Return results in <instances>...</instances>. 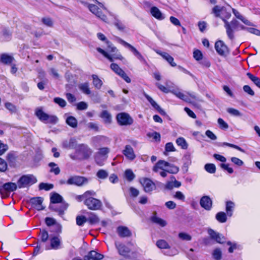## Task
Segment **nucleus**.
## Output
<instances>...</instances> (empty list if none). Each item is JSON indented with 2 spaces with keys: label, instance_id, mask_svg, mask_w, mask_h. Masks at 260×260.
<instances>
[{
  "label": "nucleus",
  "instance_id": "obj_6",
  "mask_svg": "<svg viewBox=\"0 0 260 260\" xmlns=\"http://www.w3.org/2000/svg\"><path fill=\"white\" fill-rule=\"evenodd\" d=\"M224 23L226 35L229 39L233 41L235 39L234 32L239 30V22L233 19L230 22L224 20Z\"/></svg>",
  "mask_w": 260,
  "mask_h": 260
},
{
  "label": "nucleus",
  "instance_id": "obj_24",
  "mask_svg": "<svg viewBox=\"0 0 260 260\" xmlns=\"http://www.w3.org/2000/svg\"><path fill=\"white\" fill-rule=\"evenodd\" d=\"M168 165H169V162L163 160H159L154 166L152 170L153 172L156 173L158 172L159 169L162 170H167V169H165V168L167 167Z\"/></svg>",
  "mask_w": 260,
  "mask_h": 260
},
{
  "label": "nucleus",
  "instance_id": "obj_11",
  "mask_svg": "<svg viewBox=\"0 0 260 260\" xmlns=\"http://www.w3.org/2000/svg\"><path fill=\"white\" fill-rule=\"evenodd\" d=\"M117 40L118 42L123 45L124 47L128 48L133 53V54L142 63H146V60L144 58V57L142 55L139 51L137 50V49L134 47L133 46L131 45L130 44L127 43L125 41L122 40L121 39L118 38Z\"/></svg>",
  "mask_w": 260,
  "mask_h": 260
},
{
  "label": "nucleus",
  "instance_id": "obj_33",
  "mask_svg": "<svg viewBox=\"0 0 260 260\" xmlns=\"http://www.w3.org/2000/svg\"><path fill=\"white\" fill-rule=\"evenodd\" d=\"M66 122L72 128H76L78 125L77 120L75 117L72 116L68 117L66 120Z\"/></svg>",
  "mask_w": 260,
  "mask_h": 260
},
{
  "label": "nucleus",
  "instance_id": "obj_63",
  "mask_svg": "<svg viewBox=\"0 0 260 260\" xmlns=\"http://www.w3.org/2000/svg\"><path fill=\"white\" fill-rule=\"evenodd\" d=\"M193 56L194 58L198 60H201L203 58V54L201 51L199 50H196L193 51Z\"/></svg>",
  "mask_w": 260,
  "mask_h": 260
},
{
  "label": "nucleus",
  "instance_id": "obj_42",
  "mask_svg": "<svg viewBox=\"0 0 260 260\" xmlns=\"http://www.w3.org/2000/svg\"><path fill=\"white\" fill-rule=\"evenodd\" d=\"M92 77L93 79V84L95 88L97 89L101 88L103 85L102 80L99 79L98 76L96 75H92Z\"/></svg>",
  "mask_w": 260,
  "mask_h": 260
},
{
  "label": "nucleus",
  "instance_id": "obj_34",
  "mask_svg": "<svg viewBox=\"0 0 260 260\" xmlns=\"http://www.w3.org/2000/svg\"><path fill=\"white\" fill-rule=\"evenodd\" d=\"M227 214L224 212H219L215 216L216 219L220 223H224L227 221Z\"/></svg>",
  "mask_w": 260,
  "mask_h": 260
},
{
  "label": "nucleus",
  "instance_id": "obj_36",
  "mask_svg": "<svg viewBox=\"0 0 260 260\" xmlns=\"http://www.w3.org/2000/svg\"><path fill=\"white\" fill-rule=\"evenodd\" d=\"M248 77L259 88H260V78L248 72L246 74Z\"/></svg>",
  "mask_w": 260,
  "mask_h": 260
},
{
  "label": "nucleus",
  "instance_id": "obj_15",
  "mask_svg": "<svg viewBox=\"0 0 260 260\" xmlns=\"http://www.w3.org/2000/svg\"><path fill=\"white\" fill-rule=\"evenodd\" d=\"M215 49L220 56H225L229 53V49L224 43L221 40L217 41L215 44Z\"/></svg>",
  "mask_w": 260,
  "mask_h": 260
},
{
  "label": "nucleus",
  "instance_id": "obj_14",
  "mask_svg": "<svg viewBox=\"0 0 260 260\" xmlns=\"http://www.w3.org/2000/svg\"><path fill=\"white\" fill-rule=\"evenodd\" d=\"M145 192L149 193L156 189L155 184L149 178H143L140 181Z\"/></svg>",
  "mask_w": 260,
  "mask_h": 260
},
{
  "label": "nucleus",
  "instance_id": "obj_13",
  "mask_svg": "<svg viewBox=\"0 0 260 260\" xmlns=\"http://www.w3.org/2000/svg\"><path fill=\"white\" fill-rule=\"evenodd\" d=\"M68 207V204L66 203H62L59 204H50L49 206L50 210L55 212L60 217L64 215V211L67 209Z\"/></svg>",
  "mask_w": 260,
  "mask_h": 260
},
{
  "label": "nucleus",
  "instance_id": "obj_22",
  "mask_svg": "<svg viewBox=\"0 0 260 260\" xmlns=\"http://www.w3.org/2000/svg\"><path fill=\"white\" fill-rule=\"evenodd\" d=\"M123 154L127 159L131 160H133L136 158L134 149L129 145H127L125 146V148L123 150Z\"/></svg>",
  "mask_w": 260,
  "mask_h": 260
},
{
  "label": "nucleus",
  "instance_id": "obj_47",
  "mask_svg": "<svg viewBox=\"0 0 260 260\" xmlns=\"http://www.w3.org/2000/svg\"><path fill=\"white\" fill-rule=\"evenodd\" d=\"M143 94L154 109L158 111L160 108V107L149 95L145 92H144Z\"/></svg>",
  "mask_w": 260,
  "mask_h": 260
},
{
  "label": "nucleus",
  "instance_id": "obj_57",
  "mask_svg": "<svg viewBox=\"0 0 260 260\" xmlns=\"http://www.w3.org/2000/svg\"><path fill=\"white\" fill-rule=\"evenodd\" d=\"M36 71L38 73V78L40 80H47L45 78V72L41 68H37L36 69Z\"/></svg>",
  "mask_w": 260,
  "mask_h": 260
},
{
  "label": "nucleus",
  "instance_id": "obj_25",
  "mask_svg": "<svg viewBox=\"0 0 260 260\" xmlns=\"http://www.w3.org/2000/svg\"><path fill=\"white\" fill-rule=\"evenodd\" d=\"M156 53L162 56V57L166 60L172 67H176V63L174 62V58L170 54L167 52H163L160 51H156Z\"/></svg>",
  "mask_w": 260,
  "mask_h": 260
},
{
  "label": "nucleus",
  "instance_id": "obj_28",
  "mask_svg": "<svg viewBox=\"0 0 260 260\" xmlns=\"http://www.w3.org/2000/svg\"><path fill=\"white\" fill-rule=\"evenodd\" d=\"M87 217V221L91 225L98 223L100 221L99 217L94 213L89 212Z\"/></svg>",
  "mask_w": 260,
  "mask_h": 260
},
{
  "label": "nucleus",
  "instance_id": "obj_55",
  "mask_svg": "<svg viewBox=\"0 0 260 260\" xmlns=\"http://www.w3.org/2000/svg\"><path fill=\"white\" fill-rule=\"evenodd\" d=\"M96 175L100 179H105L108 177V173L105 170L101 169L98 171Z\"/></svg>",
  "mask_w": 260,
  "mask_h": 260
},
{
  "label": "nucleus",
  "instance_id": "obj_5",
  "mask_svg": "<svg viewBox=\"0 0 260 260\" xmlns=\"http://www.w3.org/2000/svg\"><path fill=\"white\" fill-rule=\"evenodd\" d=\"M35 115L41 121L46 124H55L58 121L56 116L49 115L45 113L41 108L36 109Z\"/></svg>",
  "mask_w": 260,
  "mask_h": 260
},
{
  "label": "nucleus",
  "instance_id": "obj_21",
  "mask_svg": "<svg viewBox=\"0 0 260 260\" xmlns=\"http://www.w3.org/2000/svg\"><path fill=\"white\" fill-rule=\"evenodd\" d=\"M116 232L121 238L129 237L132 236L131 232L126 226H119L117 228Z\"/></svg>",
  "mask_w": 260,
  "mask_h": 260
},
{
  "label": "nucleus",
  "instance_id": "obj_35",
  "mask_svg": "<svg viewBox=\"0 0 260 260\" xmlns=\"http://www.w3.org/2000/svg\"><path fill=\"white\" fill-rule=\"evenodd\" d=\"M43 155L42 150L40 148H36L35 150V156L34 158V166L35 164L39 162L42 159Z\"/></svg>",
  "mask_w": 260,
  "mask_h": 260
},
{
  "label": "nucleus",
  "instance_id": "obj_51",
  "mask_svg": "<svg viewBox=\"0 0 260 260\" xmlns=\"http://www.w3.org/2000/svg\"><path fill=\"white\" fill-rule=\"evenodd\" d=\"M205 170L210 174H213L216 172V166L213 164H207L204 166Z\"/></svg>",
  "mask_w": 260,
  "mask_h": 260
},
{
  "label": "nucleus",
  "instance_id": "obj_9",
  "mask_svg": "<svg viewBox=\"0 0 260 260\" xmlns=\"http://www.w3.org/2000/svg\"><path fill=\"white\" fill-rule=\"evenodd\" d=\"M17 184L13 182H7L0 186V193L3 198L9 196L10 193L16 190Z\"/></svg>",
  "mask_w": 260,
  "mask_h": 260
},
{
  "label": "nucleus",
  "instance_id": "obj_46",
  "mask_svg": "<svg viewBox=\"0 0 260 260\" xmlns=\"http://www.w3.org/2000/svg\"><path fill=\"white\" fill-rule=\"evenodd\" d=\"M143 94L154 109L158 111L160 108V107L149 95L145 92H144Z\"/></svg>",
  "mask_w": 260,
  "mask_h": 260
},
{
  "label": "nucleus",
  "instance_id": "obj_38",
  "mask_svg": "<svg viewBox=\"0 0 260 260\" xmlns=\"http://www.w3.org/2000/svg\"><path fill=\"white\" fill-rule=\"evenodd\" d=\"M7 158L10 164V166L13 167H15L16 166L17 160V157H16V156L14 154L10 153L8 154Z\"/></svg>",
  "mask_w": 260,
  "mask_h": 260
},
{
  "label": "nucleus",
  "instance_id": "obj_61",
  "mask_svg": "<svg viewBox=\"0 0 260 260\" xmlns=\"http://www.w3.org/2000/svg\"><path fill=\"white\" fill-rule=\"evenodd\" d=\"M77 141L75 138H71L69 141V149H76L77 147Z\"/></svg>",
  "mask_w": 260,
  "mask_h": 260
},
{
  "label": "nucleus",
  "instance_id": "obj_43",
  "mask_svg": "<svg viewBox=\"0 0 260 260\" xmlns=\"http://www.w3.org/2000/svg\"><path fill=\"white\" fill-rule=\"evenodd\" d=\"M110 68L111 70L114 71L116 74L118 75L119 76L121 75L124 71L121 69L118 64L115 63H112L110 65Z\"/></svg>",
  "mask_w": 260,
  "mask_h": 260
},
{
  "label": "nucleus",
  "instance_id": "obj_4",
  "mask_svg": "<svg viewBox=\"0 0 260 260\" xmlns=\"http://www.w3.org/2000/svg\"><path fill=\"white\" fill-rule=\"evenodd\" d=\"M35 115L41 121L46 124H55L58 121L56 116L49 115L45 113L41 108L36 109Z\"/></svg>",
  "mask_w": 260,
  "mask_h": 260
},
{
  "label": "nucleus",
  "instance_id": "obj_26",
  "mask_svg": "<svg viewBox=\"0 0 260 260\" xmlns=\"http://www.w3.org/2000/svg\"><path fill=\"white\" fill-rule=\"evenodd\" d=\"M100 117L103 119L105 123L109 124L112 123L111 114L107 110H103Z\"/></svg>",
  "mask_w": 260,
  "mask_h": 260
},
{
  "label": "nucleus",
  "instance_id": "obj_18",
  "mask_svg": "<svg viewBox=\"0 0 260 260\" xmlns=\"http://www.w3.org/2000/svg\"><path fill=\"white\" fill-rule=\"evenodd\" d=\"M200 204L206 210L209 211L212 207V201L209 196H204L201 198Z\"/></svg>",
  "mask_w": 260,
  "mask_h": 260
},
{
  "label": "nucleus",
  "instance_id": "obj_17",
  "mask_svg": "<svg viewBox=\"0 0 260 260\" xmlns=\"http://www.w3.org/2000/svg\"><path fill=\"white\" fill-rule=\"evenodd\" d=\"M88 7L90 11L94 14L97 17L99 18L104 22L107 21V16L103 14L97 6L93 4H89Z\"/></svg>",
  "mask_w": 260,
  "mask_h": 260
},
{
  "label": "nucleus",
  "instance_id": "obj_7",
  "mask_svg": "<svg viewBox=\"0 0 260 260\" xmlns=\"http://www.w3.org/2000/svg\"><path fill=\"white\" fill-rule=\"evenodd\" d=\"M116 119L117 123L121 126L131 125L134 122V120L129 114L125 112H121L117 114Z\"/></svg>",
  "mask_w": 260,
  "mask_h": 260
},
{
  "label": "nucleus",
  "instance_id": "obj_30",
  "mask_svg": "<svg viewBox=\"0 0 260 260\" xmlns=\"http://www.w3.org/2000/svg\"><path fill=\"white\" fill-rule=\"evenodd\" d=\"M235 207V204L233 202L228 201L226 202L225 211L228 216L231 217L233 215Z\"/></svg>",
  "mask_w": 260,
  "mask_h": 260
},
{
  "label": "nucleus",
  "instance_id": "obj_23",
  "mask_svg": "<svg viewBox=\"0 0 260 260\" xmlns=\"http://www.w3.org/2000/svg\"><path fill=\"white\" fill-rule=\"evenodd\" d=\"M50 204H61L65 203L63 201V198L58 193L52 192L51 193Z\"/></svg>",
  "mask_w": 260,
  "mask_h": 260
},
{
  "label": "nucleus",
  "instance_id": "obj_31",
  "mask_svg": "<svg viewBox=\"0 0 260 260\" xmlns=\"http://www.w3.org/2000/svg\"><path fill=\"white\" fill-rule=\"evenodd\" d=\"M14 60L13 56L9 55L6 53H3L1 55L0 57V61L6 64L11 63Z\"/></svg>",
  "mask_w": 260,
  "mask_h": 260
},
{
  "label": "nucleus",
  "instance_id": "obj_49",
  "mask_svg": "<svg viewBox=\"0 0 260 260\" xmlns=\"http://www.w3.org/2000/svg\"><path fill=\"white\" fill-rule=\"evenodd\" d=\"M48 166L51 168L50 172L54 173L55 175H58L60 173V169L57 166V164L51 162L48 164Z\"/></svg>",
  "mask_w": 260,
  "mask_h": 260
},
{
  "label": "nucleus",
  "instance_id": "obj_44",
  "mask_svg": "<svg viewBox=\"0 0 260 260\" xmlns=\"http://www.w3.org/2000/svg\"><path fill=\"white\" fill-rule=\"evenodd\" d=\"M143 94L154 109L158 111L160 108V107L149 95L145 92H144Z\"/></svg>",
  "mask_w": 260,
  "mask_h": 260
},
{
  "label": "nucleus",
  "instance_id": "obj_20",
  "mask_svg": "<svg viewBox=\"0 0 260 260\" xmlns=\"http://www.w3.org/2000/svg\"><path fill=\"white\" fill-rule=\"evenodd\" d=\"M104 255L94 250H91L84 256V260H102Z\"/></svg>",
  "mask_w": 260,
  "mask_h": 260
},
{
  "label": "nucleus",
  "instance_id": "obj_27",
  "mask_svg": "<svg viewBox=\"0 0 260 260\" xmlns=\"http://www.w3.org/2000/svg\"><path fill=\"white\" fill-rule=\"evenodd\" d=\"M45 222L48 226L55 225L56 227V232L60 233L61 231V226L60 224H56V220L51 217H46L45 218Z\"/></svg>",
  "mask_w": 260,
  "mask_h": 260
},
{
  "label": "nucleus",
  "instance_id": "obj_1",
  "mask_svg": "<svg viewBox=\"0 0 260 260\" xmlns=\"http://www.w3.org/2000/svg\"><path fill=\"white\" fill-rule=\"evenodd\" d=\"M106 44L107 46L106 48L107 51L113 54H110L100 47L97 48L96 50L111 62H113L114 59L122 60L123 59V57L121 54L119 53H117L118 50L113 46L111 42L107 41Z\"/></svg>",
  "mask_w": 260,
  "mask_h": 260
},
{
  "label": "nucleus",
  "instance_id": "obj_62",
  "mask_svg": "<svg viewBox=\"0 0 260 260\" xmlns=\"http://www.w3.org/2000/svg\"><path fill=\"white\" fill-rule=\"evenodd\" d=\"M178 237L184 241H190L191 240V236L189 234L185 233H180L178 234Z\"/></svg>",
  "mask_w": 260,
  "mask_h": 260
},
{
  "label": "nucleus",
  "instance_id": "obj_52",
  "mask_svg": "<svg viewBox=\"0 0 260 260\" xmlns=\"http://www.w3.org/2000/svg\"><path fill=\"white\" fill-rule=\"evenodd\" d=\"M167 167H169L168 169H167V171L170 174H177L179 171V167L175 166L173 164L169 163V165L167 166Z\"/></svg>",
  "mask_w": 260,
  "mask_h": 260
},
{
  "label": "nucleus",
  "instance_id": "obj_54",
  "mask_svg": "<svg viewBox=\"0 0 260 260\" xmlns=\"http://www.w3.org/2000/svg\"><path fill=\"white\" fill-rule=\"evenodd\" d=\"M212 256L215 260H220L222 257V252L219 248L215 249L212 252Z\"/></svg>",
  "mask_w": 260,
  "mask_h": 260
},
{
  "label": "nucleus",
  "instance_id": "obj_60",
  "mask_svg": "<svg viewBox=\"0 0 260 260\" xmlns=\"http://www.w3.org/2000/svg\"><path fill=\"white\" fill-rule=\"evenodd\" d=\"M217 122L219 124V127L221 129L225 130L228 128V124L226 122H225L222 118H218Z\"/></svg>",
  "mask_w": 260,
  "mask_h": 260
},
{
  "label": "nucleus",
  "instance_id": "obj_3",
  "mask_svg": "<svg viewBox=\"0 0 260 260\" xmlns=\"http://www.w3.org/2000/svg\"><path fill=\"white\" fill-rule=\"evenodd\" d=\"M91 154L90 149L84 144H79L75 150V155H70L73 159H86L88 158Z\"/></svg>",
  "mask_w": 260,
  "mask_h": 260
},
{
  "label": "nucleus",
  "instance_id": "obj_50",
  "mask_svg": "<svg viewBox=\"0 0 260 260\" xmlns=\"http://www.w3.org/2000/svg\"><path fill=\"white\" fill-rule=\"evenodd\" d=\"M124 176L126 180L129 182L133 181L135 178V175L131 169L125 170Z\"/></svg>",
  "mask_w": 260,
  "mask_h": 260
},
{
  "label": "nucleus",
  "instance_id": "obj_16",
  "mask_svg": "<svg viewBox=\"0 0 260 260\" xmlns=\"http://www.w3.org/2000/svg\"><path fill=\"white\" fill-rule=\"evenodd\" d=\"M32 181V176L24 175L22 176L17 182V186L19 188L27 187L30 185Z\"/></svg>",
  "mask_w": 260,
  "mask_h": 260
},
{
  "label": "nucleus",
  "instance_id": "obj_2",
  "mask_svg": "<svg viewBox=\"0 0 260 260\" xmlns=\"http://www.w3.org/2000/svg\"><path fill=\"white\" fill-rule=\"evenodd\" d=\"M106 44L107 46L106 48L107 51L113 54H110L100 47L97 48L96 50L111 62H113L114 59L122 60L123 59V57L121 54L119 53H117L118 50L113 46L111 42L107 41Z\"/></svg>",
  "mask_w": 260,
  "mask_h": 260
},
{
  "label": "nucleus",
  "instance_id": "obj_10",
  "mask_svg": "<svg viewBox=\"0 0 260 260\" xmlns=\"http://www.w3.org/2000/svg\"><path fill=\"white\" fill-rule=\"evenodd\" d=\"M84 204L91 210H98L102 207L101 201L94 198H88L84 201Z\"/></svg>",
  "mask_w": 260,
  "mask_h": 260
},
{
  "label": "nucleus",
  "instance_id": "obj_41",
  "mask_svg": "<svg viewBox=\"0 0 260 260\" xmlns=\"http://www.w3.org/2000/svg\"><path fill=\"white\" fill-rule=\"evenodd\" d=\"M226 244L230 246V247L228 249V251L229 253H233L234 250L241 249V246L237 244L235 242L228 241L227 242Z\"/></svg>",
  "mask_w": 260,
  "mask_h": 260
},
{
  "label": "nucleus",
  "instance_id": "obj_8",
  "mask_svg": "<svg viewBox=\"0 0 260 260\" xmlns=\"http://www.w3.org/2000/svg\"><path fill=\"white\" fill-rule=\"evenodd\" d=\"M212 13H213L216 17L220 18L224 22V20L229 19L231 16L230 12H228L226 8L224 7H220L219 6H215L212 9Z\"/></svg>",
  "mask_w": 260,
  "mask_h": 260
},
{
  "label": "nucleus",
  "instance_id": "obj_19",
  "mask_svg": "<svg viewBox=\"0 0 260 260\" xmlns=\"http://www.w3.org/2000/svg\"><path fill=\"white\" fill-rule=\"evenodd\" d=\"M115 244L120 255L125 257L128 256V254L130 252V249L128 247L118 242H115Z\"/></svg>",
  "mask_w": 260,
  "mask_h": 260
},
{
  "label": "nucleus",
  "instance_id": "obj_58",
  "mask_svg": "<svg viewBox=\"0 0 260 260\" xmlns=\"http://www.w3.org/2000/svg\"><path fill=\"white\" fill-rule=\"evenodd\" d=\"M55 103L58 104L61 108H63L66 106L67 103L64 100L60 98H55L53 99Z\"/></svg>",
  "mask_w": 260,
  "mask_h": 260
},
{
  "label": "nucleus",
  "instance_id": "obj_45",
  "mask_svg": "<svg viewBox=\"0 0 260 260\" xmlns=\"http://www.w3.org/2000/svg\"><path fill=\"white\" fill-rule=\"evenodd\" d=\"M143 94L154 109L158 111L160 108V107L149 95L145 92H144Z\"/></svg>",
  "mask_w": 260,
  "mask_h": 260
},
{
  "label": "nucleus",
  "instance_id": "obj_56",
  "mask_svg": "<svg viewBox=\"0 0 260 260\" xmlns=\"http://www.w3.org/2000/svg\"><path fill=\"white\" fill-rule=\"evenodd\" d=\"M60 243V240L57 237H54L51 239V246L54 249H57Z\"/></svg>",
  "mask_w": 260,
  "mask_h": 260
},
{
  "label": "nucleus",
  "instance_id": "obj_29",
  "mask_svg": "<svg viewBox=\"0 0 260 260\" xmlns=\"http://www.w3.org/2000/svg\"><path fill=\"white\" fill-rule=\"evenodd\" d=\"M150 12L152 15L157 19L163 20L165 18L160 11L156 7H152L150 9Z\"/></svg>",
  "mask_w": 260,
  "mask_h": 260
},
{
  "label": "nucleus",
  "instance_id": "obj_32",
  "mask_svg": "<svg viewBox=\"0 0 260 260\" xmlns=\"http://www.w3.org/2000/svg\"><path fill=\"white\" fill-rule=\"evenodd\" d=\"M78 88L80 90L85 94L88 95L91 93V91L89 87V83L88 82L79 84L78 85Z\"/></svg>",
  "mask_w": 260,
  "mask_h": 260
},
{
  "label": "nucleus",
  "instance_id": "obj_64",
  "mask_svg": "<svg viewBox=\"0 0 260 260\" xmlns=\"http://www.w3.org/2000/svg\"><path fill=\"white\" fill-rule=\"evenodd\" d=\"M43 23L48 27H52L53 26V21L49 17H44L42 19Z\"/></svg>",
  "mask_w": 260,
  "mask_h": 260
},
{
  "label": "nucleus",
  "instance_id": "obj_59",
  "mask_svg": "<svg viewBox=\"0 0 260 260\" xmlns=\"http://www.w3.org/2000/svg\"><path fill=\"white\" fill-rule=\"evenodd\" d=\"M227 112L231 115L234 116L239 117L242 116V114L240 112L239 110L232 108H228L227 109Z\"/></svg>",
  "mask_w": 260,
  "mask_h": 260
},
{
  "label": "nucleus",
  "instance_id": "obj_39",
  "mask_svg": "<svg viewBox=\"0 0 260 260\" xmlns=\"http://www.w3.org/2000/svg\"><path fill=\"white\" fill-rule=\"evenodd\" d=\"M152 222L157 223L162 227H164L167 225V222L162 219L154 215L151 217Z\"/></svg>",
  "mask_w": 260,
  "mask_h": 260
},
{
  "label": "nucleus",
  "instance_id": "obj_40",
  "mask_svg": "<svg viewBox=\"0 0 260 260\" xmlns=\"http://www.w3.org/2000/svg\"><path fill=\"white\" fill-rule=\"evenodd\" d=\"M54 187V185L51 183L42 182L40 183L39 185V189L40 190H45L46 191H49Z\"/></svg>",
  "mask_w": 260,
  "mask_h": 260
},
{
  "label": "nucleus",
  "instance_id": "obj_48",
  "mask_svg": "<svg viewBox=\"0 0 260 260\" xmlns=\"http://www.w3.org/2000/svg\"><path fill=\"white\" fill-rule=\"evenodd\" d=\"M176 142L178 146H180L182 149H186L187 148V143L183 138H178V139H177Z\"/></svg>",
  "mask_w": 260,
  "mask_h": 260
},
{
  "label": "nucleus",
  "instance_id": "obj_12",
  "mask_svg": "<svg viewBox=\"0 0 260 260\" xmlns=\"http://www.w3.org/2000/svg\"><path fill=\"white\" fill-rule=\"evenodd\" d=\"M89 179L85 177L73 176L70 177L67 181L69 185H74L81 186L88 183Z\"/></svg>",
  "mask_w": 260,
  "mask_h": 260
},
{
  "label": "nucleus",
  "instance_id": "obj_53",
  "mask_svg": "<svg viewBox=\"0 0 260 260\" xmlns=\"http://www.w3.org/2000/svg\"><path fill=\"white\" fill-rule=\"evenodd\" d=\"M76 220L77 224L79 226H83L85 222H87L86 217L83 215L77 216Z\"/></svg>",
  "mask_w": 260,
  "mask_h": 260
},
{
  "label": "nucleus",
  "instance_id": "obj_37",
  "mask_svg": "<svg viewBox=\"0 0 260 260\" xmlns=\"http://www.w3.org/2000/svg\"><path fill=\"white\" fill-rule=\"evenodd\" d=\"M156 245L160 249H170L171 248L168 243L163 239L157 240Z\"/></svg>",
  "mask_w": 260,
  "mask_h": 260
}]
</instances>
